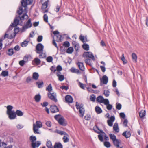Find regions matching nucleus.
Masks as SVG:
<instances>
[{"label": "nucleus", "instance_id": "11", "mask_svg": "<svg viewBox=\"0 0 148 148\" xmlns=\"http://www.w3.org/2000/svg\"><path fill=\"white\" fill-rule=\"evenodd\" d=\"M115 119V117L114 116H111L110 119L108 120L107 122L108 125L110 126H112L113 125V122Z\"/></svg>", "mask_w": 148, "mask_h": 148}, {"label": "nucleus", "instance_id": "37", "mask_svg": "<svg viewBox=\"0 0 148 148\" xmlns=\"http://www.w3.org/2000/svg\"><path fill=\"white\" fill-rule=\"evenodd\" d=\"M1 75L3 77L8 76V73L7 71H3L1 74Z\"/></svg>", "mask_w": 148, "mask_h": 148}, {"label": "nucleus", "instance_id": "59", "mask_svg": "<svg viewBox=\"0 0 148 148\" xmlns=\"http://www.w3.org/2000/svg\"><path fill=\"white\" fill-rule=\"evenodd\" d=\"M62 70V67L60 65H58L56 68V71H60Z\"/></svg>", "mask_w": 148, "mask_h": 148}, {"label": "nucleus", "instance_id": "21", "mask_svg": "<svg viewBox=\"0 0 148 148\" xmlns=\"http://www.w3.org/2000/svg\"><path fill=\"white\" fill-rule=\"evenodd\" d=\"M77 64L78 67L82 71H83L84 70L85 68L83 63L78 62Z\"/></svg>", "mask_w": 148, "mask_h": 148}, {"label": "nucleus", "instance_id": "43", "mask_svg": "<svg viewBox=\"0 0 148 148\" xmlns=\"http://www.w3.org/2000/svg\"><path fill=\"white\" fill-rule=\"evenodd\" d=\"M7 146V144L4 142H2L0 144V147L1 148H6Z\"/></svg>", "mask_w": 148, "mask_h": 148}, {"label": "nucleus", "instance_id": "6", "mask_svg": "<svg viewBox=\"0 0 148 148\" xmlns=\"http://www.w3.org/2000/svg\"><path fill=\"white\" fill-rule=\"evenodd\" d=\"M48 96L49 98L51 100L55 102L57 101V100L56 98V93L49 92L48 93Z\"/></svg>", "mask_w": 148, "mask_h": 148}, {"label": "nucleus", "instance_id": "62", "mask_svg": "<svg viewBox=\"0 0 148 148\" xmlns=\"http://www.w3.org/2000/svg\"><path fill=\"white\" fill-rule=\"evenodd\" d=\"M98 137L99 139L100 140V141L101 142H103V137L101 135H98Z\"/></svg>", "mask_w": 148, "mask_h": 148}, {"label": "nucleus", "instance_id": "41", "mask_svg": "<svg viewBox=\"0 0 148 148\" xmlns=\"http://www.w3.org/2000/svg\"><path fill=\"white\" fill-rule=\"evenodd\" d=\"M13 107L11 105H8L7 106V113L13 111H12L11 110L12 109Z\"/></svg>", "mask_w": 148, "mask_h": 148}, {"label": "nucleus", "instance_id": "26", "mask_svg": "<svg viewBox=\"0 0 148 148\" xmlns=\"http://www.w3.org/2000/svg\"><path fill=\"white\" fill-rule=\"evenodd\" d=\"M49 2V1L47 0L42 4V9H45L48 7V4Z\"/></svg>", "mask_w": 148, "mask_h": 148}, {"label": "nucleus", "instance_id": "29", "mask_svg": "<svg viewBox=\"0 0 148 148\" xmlns=\"http://www.w3.org/2000/svg\"><path fill=\"white\" fill-rule=\"evenodd\" d=\"M68 137V135L67 134L64 135V137L63 138V139L64 142H67L69 141V140Z\"/></svg>", "mask_w": 148, "mask_h": 148}, {"label": "nucleus", "instance_id": "10", "mask_svg": "<svg viewBox=\"0 0 148 148\" xmlns=\"http://www.w3.org/2000/svg\"><path fill=\"white\" fill-rule=\"evenodd\" d=\"M7 114L8 115L10 119H14L16 117V113L14 111L7 113Z\"/></svg>", "mask_w": 148, "mask_h": 148}, {"label": "nucleus", "instance_id": "28", "mask_svg": "<svg viewBox=\"0 0 148 148\" xmlns=\"http://www.w3.org/2000/svg\"><path fill=\"white\" fill-rule=\"evenodd\" d=\"M63 147L62 144L60 143H56L54 146V148H62Z\"/></svg>", "mask_w": 148, "mask_h": 148}, {"label": "nucleus", "instance_id": "15", "mask_svg": "<svg viewBox=\"0 0 148 148\" xmlns=\"http://www.w3.org/2000/svg\"><path fill=\"white\" fill-rule=\"evenodd\" d=\"M33 127H36L38 128H40L42 127V123L39 121H37L36 122V124H33Z\"/></svg>", "mask_w": 148, "mask_h": 148}, {"label": "nucleus", "instance_id": "50", "mask_svg": "<svg viewBox=\"0 0 148 148\" xmlns=\"http://www.w3.org/2000/svg\"><path fill=\"white\" fill-rule=\"evenodd\" d=\"M106 105H107L106 108L108 110H110L112 109V105L108 103V104Z\"/></svg>", "mask_w": 148, "mask_h": 148}, {"label": "nucleus", "instance_id": "1", "mask_svg": "<svg viewBox=\"0 0 148 148\" xmlns=\"http://www.w3.org/2000/svg\"><path fill=\"white\" fill-rule=\"evenodd\" d=\"M26 10H18L17 12L18 14L20 15L23 14V15L21 17H16L14 20V22L12 23V25L13 27H15L19 23V19H27L28 18V16L26 14Z\"/></svg>", "mask_w": 148, "mask_h": 148}, {"label": "nucleus", "instance_id": "13", "mask_svg": "<svg viewBox=\"0 0 148 148\" xmlns=\"http://www.w3.org/2000/svg\"><path fill=\"white\" fill-rule=\"evenodd\" d=\"M50 110L52 113H55L58 111L59 110L57 107L56 106H51Z\"/></svg>", "mask_w": 148, "mask_h": 148}, {"label": "nucleus", "instance_id": "49", "mask_svg": "<svg viewBox=\"0 0 148 148\" xmlns=\"http://www.w3.org/2000/svg\"><path fill=\"white\" fill-rule=\"evenodd\" d=\"M122 57L121 58L122 60L123 61L124 64H126L127 63V61L125 59V57L124 56V54H123L122 55Z\"/></svg>", "mask_w": 148, "mask_h": 148}, {"label": "nucleus", "instance_id": "16", "mask_svg": "<svg viewBox=\"0 0 148 148\" xmlns=\"http://www.w3.org/2000/svg\"><path fill=\"white\" fill-rule=\"evenodd\" d=\"M41 144L40 141H38L36 142L32 143V148H36V147H38Z\"/></svg>", "mask_w": 148, "mask_h": 148}, {"label": "nucleus", "instance_id": "58", "mask_svg": "<svg viewBox=\"0 0 148 148\" xmlns=\"http://www.w3.org/2000/svg\"><path fill=\"white\" fill-rule=\"evenodd\" d=\"M79 85L80 86V87L82 89H84V84H82L80 82H79Z\"/></svg>", "mask_w": 148, "mask_h": 148}, {"label": "nucleus", "instance_id": "23", "mask_svg": "<svg viewBox=\"0 0 148 148\" xmlns=\"http://www.w3.org/2000/svg\"><path fill=\"white\" fill-rule=\"evenodd\" d=\"M70 71L72 73H75L77 74H79L80 73L79 70L76 69L74 67H72L70 69Z\"/></svg>", "mask_w": 148, "mask_h": 148}, {"label": "nucleus", "instance_id": "17", "mask_svg": "<svg viewBox=\"0 0 148 148\" xmlns=\"http://www.w3.org/2000/svg\"><path fill=\"white\" fill-rule=\"evenodd\" d=\"M114 145L116 147H119V145L120 143V141L117 138L113 141Z\"/></svg>", "mask_w": 148, "mask_h": 148}, {"label": "nucleus", "instance_id": "45", "mask_svg": "<svg viewBox=\"0 0 148 148\" xmlns=\"http://www.w3.org/2000/svg\"><path fill=\"white\" fill-rule=\"evenodd\" d=\"M104 145L107 148H109L110 146V144L109 142L106 141L104 142Z\"/></svg>", "mask_w": 148, "mask_h": 148}, {"label": "nucleus", "instance_id": "35", "mask_svg": "<svg viewBox=\"0 0 148 148\" xmlns=\"http://www.w3.org/2000/svg\"><path fill=\"white\" fill-rule=\"evenodd\" d=\"M36 83L38 85V87L39 88H41L43 84V82L42 81L38 82Z\"/></svg>", "mask_w": 148, "mask_h": 148}, {"label": "nucleus", "instance_id": "27", "mask_svg": "<svg viewBox=\"0 0 148 148\" xmlns=\"http://www.w3.org/2000/svg\"><path fill=\"white\" fill-rule=\"evenodd\" d=\"M40 62V60L38 58H36L34 60L33 63H34L36 65H39Z\"/></svg>", "mask_w": 148, "mask_h": 148}, {"label": "nucleus", "instance_id": "56", "mask_svg": "<svg viewBox=\"0 0 148 148\" xmlns=\"http://www.w3.org/2000/svg\"><path fill=\"white\" fill-rule=\"evenodd\" d=\"M58 133L61 135H65L66 134L65 132L64 131H59L58 132Z\"/></svg>", "mask_w": 148, "mask_h": 148}, {"label": "nucleus", "instance_id": "30", "mask_svg": "<svg viewBox=\"0 0 148 148\" xmlns=\"http://www.w3.org/2000/svg\"><path fill=\"white\" fill-rule=\"evenodd\" d=\"M110 139L112 140V141L116 139V136L113 134H109Z\"/></svg>", "mask_w": 148, "mask_h": 148}, {"label": "nucleus", "instance_id": "18", "mask_svg": "<svg viewBox=\"0 0 148 148\" xmlns=\"http://www.w3.org/2000/svg\"><path fill=\"white\" fill-rule=\"evenodd\" d=\"M122 135L126 138H127L131 136V133L128 131H126L123 133Z\"/></svg>", "mask_w": 148, "mask_h": 148}, {"label": "nucleus", "instance_id": "54", "mask_svg": "<svg viewBox=\"0 0 148 148\" xmlns=\"http://www.w3.org/2000/svg\"><path fill=\"white\" fill-rule=\"evenodd\" d=\"M110 92L109 90H104V94L106 97H108L109 95Z\"/></svg>", "mask_w": 148, "mask_h": 148}, {"label": "nucleus", "instance_id": "42", "mask_svg": "<svg viewBox=\"0 0 148 148\" xmlns=\"http://www.w3.org/2000/svg\"><path fill=\"white\" fill-rule=\"evenodd\" d=\"M38 128H37V127H33V131H34V132L36 134H40V132L39 131V130L38 129Z\"/></svg>", "mask_w": 148, "mask_h": 148}, {"label": "nucleus", "instance_id": "24", "mask_svg": "<svg viewBox=\"0 0 148 148\" xmlns=\"http://www.w3.org/2000/svg\"><path fill=\"white\" fill-rule=\"evenodd\" d=\"M39 76V74L37 73L34 72L33 74L32 77L33 79L35 80H38Z\"/></svg>", "mask_w": 148, "mask_h": 148}, {"label": "nucleus", "instance_id": "20", "mask_svg": "<svg viewBox=\"0 0 148 148\" xmlns=\"http://www.w3.org/2000/svg\"><path fill=\"white\" fill-rule=\"evenodd\" d=\"M113 129L114 131L116 133L119 131V129L118 126V124L117 123H115L114 125Z\"/></svg>", "mask_w": 148, "mask_h": 148}, {"label": "nucleus", "instance_id": "36", "mask_svg": "<svg viewBox=\"0 0 148 148\" xmlns=\"http://www.w3.org/2000/svg\"><path fill=\"white\" fill-rule=\"evenodd\" d=\"M14 52L12 49H8L7 54L9 56H12L14 53Z\"/></svg>", "mask_w": 148, "mask_h": 148}, {"label": "nucleus", "instance_id": "57", "mask_svg": "<svg viewBox=\"0 0 148 148\" xmlns=\"http://www.w3.org/2000/svg\"><path fill=\"white\" fill-rule=\"evenodd\" d=\"M46 125L49 127H51V123L50 121H47L46 123Z\"/></svg>", "mask_w": 148, "mask_h": 148}, {"label": "nucleus", "instance_id": "33", "mask_svg": "<svg viewBox=\"0 0 148 148\" xmlns=\"http://www.w3.org/2000/svg\"><path fill=\"white\" fill-rule=\"evenodd\" d=\"M46 145L48 148H53L51 142L50 140H47L46 143Z\"/></svg>", "mask_w": 148, "mask_h": 148}, {"label": "nucleus", "instance_id": "9", "mask_svg": "<svg viewBox=\"0 0 148 148\" xmlns=\"http://www.w3.org/2000/svg\"><path fill=\"white\" fill-rule=\"evenodd\" d=\"M12 37H10L8 36V34H7V32L0 39V50L2 48V42L3 40L5 38H11Z\"/></svg>", "mask_w": 148, "mask_h": 148}, {"label": "nucleus", "instance_id": "31", "mask_svg": "<svg viewBox=\"0 0 148 148\" xmlns=\"http://www.w3.org/2000/svg\"><path fill=\"white\" fill-rule=\"evenodd\" d=\"M95 110L96 112L98 114H100L102 112V110L101 108L98 106H96L95 108Z\"/></svg>", "mask_w": 148, "mask_h": 148}, {"label": "nucleus", "instance_id": "12", "mask_svg": "<svg viewBox=\"0 0 148 148\" xmlns=\"http://www.w3.org/2000/svg\"><path fill=\"white\" fill-rule=\"evenodd\" d=\"M108 79L106 75L103 76L101 79V85H102V82L104 84H106L108 82Z\"/></svg>", "mask_w": 148, "mask_h": 148}, {"label": "nucleus", "instance_id": "2", "mask_svg": "<svg viewBox=\"0 0 148 148\" xmlns=\"http://www.w3.org/2000/svg\"><path fill=\"white\" fill-rule=\"evenodd\" d=\"M76 106L77 109H79L80 114V116L83 117L85 112V110L83 107V105L82 104H80L78 102H76Z\"/></svg>", "mask_w": 148, "mask_h": 148}, {"label": "nucleus", "instance_id": "61", "mask_svg": "<svg viewBox=\"0 0 148 148\" xmlns=\"http://www.w3.org/2000/svg\"><path fill=\"white\" fill-rule=\"evenodd\" d=\"M116 107L117 109L119 110L121 108V105L120 103H118L116 104Z\"/></svg>", "mask_w": 148, "mask_h": 148}, {"label": "nucleus", "instance_id": "25", "mask_svg": "<svg viewBox=\"0 0 148 148\" xmlns=\"http://www.w3.org/2000/svg\"><path fill=\"white\" fill-rule=\"evenodd\" d=\"M132 58L133 59V61L135 63L137 62V56L136 55L133 53L132 54Z\"/></svg>", "mask_w": 148, "mask_h": 148}, {"label": "nucleus", "instance_id": "48", "mask_svg": "<svg viewBox=\"0 0 148 148\" xmlns=\"http://www.w3.org/2000/svg\"><path fill=\"white\" fill-rule=\"evenodd\" d=\"M26 62V61L23 60L19 62V64L21 66H23Z\"/></svg>", "mask_w": 148, "mask_h": 148}, {"label": "nucleus", "instance_id": "52", "mask_svg": "<svg viewBox=\"0 0 148 148\" xmlns=\"http://www.w3.org/2000/svg\"><path fill=\"white\" fill-rule=\"evenodd\" d=\"M63 45L65 47H67L69 46L70 43L68 41H66L64 42Z\"/></svg>", "mask_w": 148, "mask_h": 148}, {"label": "nucleus", "instance_id": "63", "mask_svg": "<svg viewBox=\"0 0 148 148\" xmlns=\"http://www.w3.org/2000/svg\"><path fill=\"white\" fill-rule=\"evenodd\" d=\"M44 19L45 21L47 22L48 21V16L46 14H45L43 16Z\"/></svg>", "mask_w": 148, "mask_h": 148}, {"label": "nucleus", "instance_id": "53", "mask_svg": "<svg viewBox=\"0 0 148 148\" xmlns=\"http://www.w3.org/2000/svg\"><path fill=\"white\" fill-rule=\"evenodd\" d=\"M91 60L89 59H87L85 60V62L86 64L90 65L91 64Z\"/></svg>", "mask_w": 148, "mask_h": 148}, {"label": "nucleus", "instance_id": "51", "mask_svg": "<svg viewBox=\"0 0 148 148\" xmlns=\"http://www.w3.org/2000/svg\"><path fill=\"white\" fill-rule=\"evenodd\" d=\"M28 43V41H25L23 42L21 44V46L22 47H25L27 46Z\"/></svg>", "mask_w": 148, "mask_h": 148}, {"label": "nucleus", "instance_id": "60", "mask_svg": "<svg viewBox=\"0 0 148 148\" xmlns=\"http://www.w3.org/2000/svg\"><path fill=\"white\" fill-rule=\"evenodd\" d=\"M42 40V36H38L37 38V41L38 42H40Z\"/></svg>", "mask_w": 148, "mask_h": 148}, {"label": "nucleus", "instance_id": "39", "mask_svg": "<svg viewBox=\"0 0 148 148\" xmlns=\"http://www.w3.org/2000/svg\"><path fill=\"white\" fill-rule=\"evenodd\" d=\"M82 47L85 50L88 51L89 50V46L87 44H84L82 45Z\"/></svg>", "mask_w": 148, "mask_h": 148}, {"label": "nucleus", "instance_id": "22", "mask_svg": "<svg viewBox=\"0 0 148 148\" xmlns=\"http://www.w3.org/2000/svg\"><path fill=\"white\" fill-rule=\"evenodd\" d=\"M146 115V111L145 110H142L139 113L140 117L141 118H143Z\"/></svg>", "mask_w": 148, "mask_h": 148}, {"label": "nucleus", "instance_id": "47", "mask_svg": "<svg viewBox=\"0 0 148 148\" xmlns=\"http://www.w3.org/2000/svg\"><path fill=\"white\" fill-rule=\"evenodd\" d=\"M58 79L60 81H62L64 79V77L63 75H60L58 77Z\"/></svg>", "mask_w": 148, "mask_h": 148}, {"label": "nucleus", "instance_id": "32", "mask_svg": "<svg viewBox=\"0 0 148 148\" xmlns=\"http://www.w3.org/2000/svg\"><path fill=\"white\" fill-rule=\"evenodd\" d=\"M73 51V48L72 47H70L68 48L66 52L69 54H71Z\"/></svg>", "mask_w": 148, "mask_h": 148}, {"label": "nucleus", "instance_id": "44", "mask_svg": "<svg viewBox=\"0 0 148 148\" xmlns=\"http://www.w3.org/2000/svg\"><path fill=\"white\" fill-rule=\"evenodd\" d=\"M36 138L35 136H31L30 138V140L31 141L32 143L35 142L36 140Z\"/></svg>", "mask_w": 148, "mask_h": 148}, {"label": "nucleus", "instance_id": "14", "mask_svg": "<svg viewBox=\"0 0 148 148\" xmlns=\"http://www.w3.org/2000/svg\"><path fill=\"white\" fill-rule=\"evenodd\" d=\"M65 99L66 102L71 103L73 102V99L72 97L69 95H66L65 97Z\"/></svg>", "mask_w": 148, "mask_h": 148}, {"label": "nucleus", "instance_id": "34", "mask_svg": "<svg viewBox=\"0 0 148 148\" xmlns=\"http://www.w3.org/2000/svg\"><path fill=\"white\" fill-rule=\"evenodd\" d=\"M34 99L35 101L37 102H38L40 101L41 99V96L40 95L38 94L36 95L34 97Z\"/></svg>", "mask_w": 148, "mask_h": 148}, {"label": "nucleus", "instance_id": "3", "mask_svg": "<svg viewBox=\"0 0 148 148\" xmlns=\"http://www.w3.org/2000/svg\"><path fill=\"white\" fill-rule=\"evenodd\" d=\"M97 101L100 103H102L105 105H107L109 103L108 100L107 99H104L101 96H98L97 98Z\"/></svg>", "mask_w": 148, "mask_h": 148}, {"label": "nucleus", "instance_id": "7", "mask_svg": "<svg viewBox=\"0 0 148 148\" xmlns=\"http://www.w3.org/2000/svg\"><path fill=\"white\" fill-rule=\"evenodd\" d=\"M33 0H22L21 3L22 6L26 7L27 5L32 3Z\"/></svg>", "mask_w": 148, "mask_h": 148}, {"label": "nucleus", "instance_id": "4", "mask_svg": "<svg viewBox=\"0 0 148 148\" xmlns=\"http://www.w3.org/2000/svg\"><path fill=\"white\" fill-rule=\"evenodd\" d=\"M43 48L44 46L42 44H38L36 47V49L37 50V53L38 54L42 53Z\"/></svg>", "mask_w": 148, "mask_h": 148}, {"label": "nucleus", "instance_id": "38", "mask_svg": "<svg viewBox=\"0 0 148 148\" xmlns=\"http://www.w3.org/2000/svg\"><path fill=\"white\" fill-rule=\"evenodd\" d=\"M15 113L16 114H17L18 116H23V113L19 110H16Z\"/></svg>", "mask_w": 148, "mask_h": 148}, {"label": "nucleus", "instance_id": "46", "mask_svg": "<svg viewBox=\"0 0 148 148\" xmlns=\"http://www.w3.org/2000/svg\"><path fill=\"white\" fill-rule=\"evenodd\" d=\"M96 99V97L95 95H92L90 96V100L93 102H94L95 101Z\"/></svg>", "mask_w": 148, "mask_h": 148}, {"label": "nucleus", "instance_id": "8", "mask_svg": "<svg viewBox=\"0 0 148 148\" xmlns=\"http://www.w3.org/2000/svg\"><path fill=\"white\" fill-rule=\"evenodd\" d=\"M32 25V24L31 22V20L30 19H29L25 25L23 27L22 30V32H24L26 29L30 27Z\"/></svg>", "mask_w": 148, "mask_h": 148}, {"label": "nucleus", "instance_id": "5", "mask_svg": "<svg viewBox=\"0 0 148 148\" xmlns=\"http://www.w3.org/2000/svg\"><path fill=\"white\" fill-rule=\"evenodd\" d=\"M83 57L86 58H89L93 60H95V58L94 55L90 52H84L83 55Z\"/></svg>", "mask_w": 148, "mask_h": 148}, {"label": "nucleus", "instance_id": "64", "mask_svg": "<svg viewBox=\"0 0 148 148\" xmlns=\"http://www.w3.org/2000/svg\"><path fill=\"white\" fill-rule=\"evenodd\" d=\"M90 118V116L89 115H86L85 116V119L87 120H89Z\"/></svg>", "mask_w": 148, "mask_h": 148}, {"label": "nucleus", "instance_id": "55", "mask_svg": "<svg viewBox=\"0 0 148 148\" xmlns=\"http://www.w3.org/2000/svg\"><path fill=\"white\" fill-rule=\"evenodd\" d=\"M53 58L52 57L49 56L47 58V61L48 62H51L52 61Z\"/></svg>", "mask_w": 148, "mask_h": 148}, {"label": "nucleus", "instance_id": "40", "mask_svg": "<svg viewBox=\"0 0 148 148\" xmlns=\"http://www.w3.org/2000/svg\"><path fill=\"white\" fill-rule=\"evenodd\" d=\"M52 90V87L51 85L50 84L46 88V90L48 92H51Z\"/></svg>", "mask_w": 148, "mask_h": 148}, {"label": "nucleus", "instance_id": "19", "mask_svg": "<svg viewBox=\"0 0 148 148\" xmlns=\"http://www.w3.org/2000/svg\"><path fill=\"white\" fill-rule=\"evenodd\" d=\"M58 122L60 124L62 125H66V123L65 122V120L64 118L61 117L58 120Z\"/></svg>", "mask_w": 148, "mask_h": 148}]
</instances>
